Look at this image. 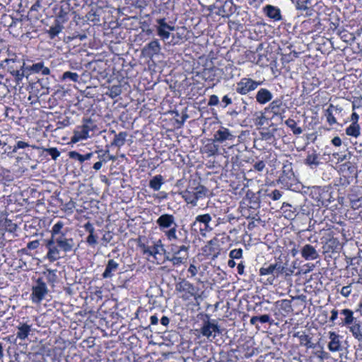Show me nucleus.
Here are the masks:
<instances>
[{"label":"nucleus","mask_w":362,"mask_h":362,"mask_svg":"<svg viewBox=\"0 0 362 362\" xmlns=\"http://www.w3.org/2000/svg\"><path fill=\"white\" fill-rule=\"evenodd\" d=\"M45 245L48 249L47 257L50 262H53L60 258L59 248L66 253L70 252L74 250L75 243L72 238L68 237L64 233L55 238L47 240Z\"/></svg>","instance_id":"1"},{"label":"nucleus","mask_w":362,"mask_h":362,"mask_svg":"<svg viewBox=\"0 0 362 362\" xmlns=\"http://www.w3.org/2000/svg\"><path fill=\"white\" fill-rule=\"evenodd\" d=\"M1 66H6L7 71L14 77L17 84H20L23 77L26 76L25 63L16 56L14 58L4 59L1 62Z\"/></svg>","instance_id":"2"},{"label":"nucleus","mask_w":362,"mask_h":362,"mask_svg":"<svg viewBox=\"0 0 362 362\" xmlns=\"http://www.w3.org/2000/svg\"><path fill=\"white\" fill-rule=\"evenodd\" d=\"M206 192L207 189L204 186L197 185L195 181H193V183H190L186 189L180 192V194L187 204L196 206L197 202L206 196Z\"/></svg>","instance_id":"3"},{"label":"nucleus","mask_w":362,"mask_h":362,"mask_svg":"<svg viewBox=\"0 0 362 362\" xmlns=\"http://www.w3.org/2000/svg\"><path fill=\"white\" fill-rule=\"evenodd\" d=\"M165 235L169 241H176L178 243L190 246L189 232L185 225L179 226L177 224H175L171 228L165 231Z\"/></svg>","instance_id":"4"},{"label":"nucleus","mask_w":362,"mask_h":362,"mask_svg":"<svg viewBox=\"0 0 362 362\" xmlns=\"http://www.w3.org/2000/svg\"><path fill=\"white\" fill-rule=\"evenodd\" d=\"M96 129V125L93 124L91 119H87L83 124L77 127L74 130V135L71 137V141L76 143L90 137V133H94Z\"/></svg>","instance_id":"5"},{"label":"nucleus","mask_w":362,"mask_h":362,"mask_svg":"<svg viewBox=\"0 0 362 362\" xmlns=\"http://www.w3.org/2000/svg\"><path fill=\"white\" fill-rule=\"evenodd\" d=\"M236 136L228 128L221 127L214 134V141L231 148L234 145Z\"/></svg>","instance_id":"6"},{"label":"nucleus","mask_w":362,"mask_h":362,"mask_svg":"<svg viewBox=\"0 0 362 362\" xmlns=\"http://www.w3.org/2000/svg\"><path fill=\"white\" fill-rule=\"evenodd\" d=\"M175 289L178 292L184 293L182 296V299L187 300L193 297L196 300L199 297L197 294L198 289L189 281L182 279L175 285Z\"/></svg>","instance_id":"7"},{"label":"nucleus","mask_w":362,"mask_h":362,"mask_svg":"<svg viewBox=\"0 0 362 362\" xmlns=\"http://www.w3.org/2000/svg\"><path fill=\"white\" fill-rule=\"evenodd\" d=\"M48 288L42 278H38L36 284L32 287L30 298L33 303L39 304L48 293Z\"/></svg>","instance_id":"8"},{"label":"nucleus","mask_w":362,"mask_h":362,"mask_svg":"<svg viewBox=\"0 0 362 362\" xmlns=\"http://www.w3.org/2000/svg\"><path fill=\"white\" fill-rule=\"evenodd\" d=\"M286 267L280 262H276L274 264L265 263L259 269L260 276L271 275L272 280L275 277H279V275L285 272Z\"/></svg>","instance_id":"9"},{"label":"nucleus","mask_w":362,"mask_h":362,"mask_svg":"<svg viewBox=\"0 0 362 362\" xmlns=\"http://www.w3.org/2000/svg\"><path fill=\"white\" fill-rule=\"evenodd\" d=\"M262 81H256L250 78H243L236 83L235 91L241 95H246L255 90Z\"/></svg>","instance_id":"10"},{"label":"nucleus","mask_w":362,"mask_h":362,"mask_svg":"<svg viewBox=\"0 0 362 362\" xmlns=\"http://www.w3.org/2000/svg\"><path fill=\"white\" fill-rule=\"evenodd\" d=\"M199 332L202 336L206 337L208 339L210 337H213L214 339L216 333H221L219 326L215 320L204 321L203 325L200 328Z\"/></svg>","instance_id":"11"},{"label":"nucleus","mask_w":362,"mask_h":362,"mask_svg":"<svg viewBox=\"0 0 362 362\" xmlns=\"http://www.w3.org/2000/svg\"><path fill=\"white\" fill-rule=\"evenodd\" d=\"M156 22L157 23L156 25L157 35L163 41L169 39L170 36V31L175 30V27L168 24L165 18H158L156 20Z\"/></svg>","instance_id":"12"},{"label":"nucleus","mask_w":362,"mask_h":362,"mask_svg":"<svg viewBox=\"0 0 362 362\" xmlns=\"http://www.w3.org/2000/svg\"><path fill=\"white\" fill-rule=\"evenodd\" d=\"M286 105L283 103L281 98H276L269 103L265 107V112L273 113L274 116H277L283 119L284 118V113L286 112Z\"/></svg>","instance_id":"13"},{"label":"nucleus","mask_w":362,"mask_h":362,"mask_svg":"<svg viewBox=\"0 0 362 362\" xmlns=\"http://www.w3.org/2000/svg\"><path fill=\"white\" fill-rule=\"evenodd\" d=\"M26 76L33 74H41L43 76H47L50 74V69L45 66V63L42 61L33 63L31 65H25Z\"/></svg>","instance_id":"14"},{"label":"nucleus","mask_w":362,"mask_h":362,"mask_svg":"<svg viewBox=\"0 0 362 362\" xmlns=\"http://www.w3.org/2000/svg\"><path fill=\"white\" fill-rule=\"evenodd\" d=\"M161 45L158 39H154L146 44L142 49V54L148 57H153L160 52Z\"/></svg>","instance_id":"15"},{"label":"nucleus","mask_w":362,"mask_h":362,"mask_svg":"<svg viewBox=\"0 0 362 362\" xmlns=\"http://www.w3.org/2000/svg\"><path fill=\"white\" fill-rule=\"evenodd\" d=\"M329 342L328 343V349L331 352H339L342 351L343 347L341 345L342 337L334 332H329Z\"/></svg>","instance_id":"16"},{"label":"nucleus","mask_w":362,"mask_h":362,"mask_svg":"<svg viewBox=\"0 0 362 362\" xmlns=\"http://www.w3.org/2000/svg\"><path fill=\"white\" fill-rule=\"evenodd\" d=\"M156 223L161 230H164L165 229L168 228L169 230L173 226H174L175 224H177L175 222V216L168 214H165L160 216L156 220Z\"/></svg>","instance_id":"17"},{"label":"nucleus","mask_w":362,"mask_h":362,"mask_svg":"<svg viewBox=\"0 0 362 362\" xmlns=\"http://www.w3.org/2000/svg\"><path fill=\"white\" fill-rule=\"evenodd\" d=\"M237 6L234 4L233 0H226L223 4L218 8L217 14L223 18H229L236 11Z\"/></svg>","instance_id":"18"},{"label":"nucleus","mask_w":362,"mask_h":362,"mask_svg":"<svg viewBox=\"0 0 362 362\" xmlns=\"http://www.w3.org/2000/svg\"><path fill=\"white\" fill-rule=\"evenodd\" d=\"M302 257L305 260H315L319 258L320 255L313 245L305 244L300 250Z\"/></svg>","instance_id":"19"},{"label":"nucleus","mask_w":362,"mask_h":362,"mask_svg":"<svg viewBox=\"0 0 362 362\" xmlns=\"http://www.w3.org/2000/svg\"><path fill=\"white\" fill-rule=\"evenodd\" d=\"M293 337L298 338L300 344L305 346L307 349H315L317 348L318 343H313L312 337L305 332H297L293 334Z\"/></svg>","instance_id":"20"},{"label":"nucleus","mask_w":362,"mask_h":362,"mask_svg":"<svg viewBox=\"0 0 362 362\" xmlns=\"http://www.w3.org/2000/svg\"><path fill=\"white\" fill-rule=\"evenodd\" d=\"M339 314L343 316L340 317V322L338 323L341 327H348L356 319L354 317V312L348 308L341 310Z\"/></svg>","instance_id":"21"},{"label":"nucleus","mask_w":362,"mask_h":362,"mask_svg":"<svg viewBox=\"0 0 362 362\" xmlns=\"http://www.w3.org/2000/svg\"><path fill=\"white\" fill-rule=\"evenodd\" d=\"M218 240L217 238H213L207 243V245H205L203 250L206 254V255H211L213 257H217L219 255L220 248H219Z\"/></svg>","instance_id":"22"},{"label":"nucleus","mask_w":362,"mask_h":362,"mask_svg":"<svg viewBox=\"0 0 362 362\" xmlns=\"http://www.w3.org/2000/svg\"><path fill=\"white\" fill-rule=\"evenodd\" d=\"M263 11L267 17L274 21H279L282 19L281 10L276 6L268 4L263 8Z\"/></svg>","instance_id":"23"},{"label":"nucleus","mask_w":362,"mask_h":362,"mask_svg":"<svg viewBox=\"0 0 362 362\" xmlns=\"http://www.w3.org/2000/svg\"><path fill=\"white\" fill-rule=\"evenodd\" d=\"M83 228L86 232L89 233L86 238V243L92 247L95 246L98 244V235L95 234V228L90 222H87Z\"/></svg>","instance_id":"24"},{"label":"nucleus","mask_w":362,"mask_h":362,"mask_svg":"<svg viewBox=\"0 0 362 362\" xmlns=\"http://www.w3.org/2000/svg\"><path fill=\"white\" fill-rule=\"evenodd\" d=\"M211 219L212 218L209 214L198 215L195 218V221L192 223V226H195L197 223H203L204 225V228H200V230L202 234L204 235V231H209L212 230V228L209 225Z\"/></svg>","instance_id":"25"},{"label":"nucleus","mask_w":362,"mask_h":362,"mask_svg":"<svg viewBox=\"0 0 362 362\" xmlns=\"http://www.w3.org/2000/svg\"><path fill=\"white\" fill-rule=\"evenodd\" d=\"M255 98L258 103L264 105L272 100L273 95L270 90L262 88L257 91Z\"/></svg>","instance_id":"26"},{"label":"nucleus","mask_w":362,"mask_h":362,"mask_svg":"<svg viewBox=\"0 0 362 362\" xmlns=\"http://www.w3.org/2000/svg\"><path fill=\"white\" fill-rule=\"evenodd\" d=\"M347 328L356 340L362 341V322L356 319Z\"/></svg>","instance_id":"27"},{"label":"nucleus","mask_w":362,"mask_h":362,"mask_svg":"<svg viewBox=\"0 0 362 362\" xmlns=\"http://www.w3.org/2000/svg\"><path fill=\"white\" fill-rule=\"evenodd\" d=\"M294 173L292 168V164L287 163L284 165L282 174L279 177V180L283 183L286 182L287 180H292L294 179Z\"/></svg>","instance_id":"28"},{"label":"nucleus","mask_w":362,"mask_h":362,"mask_svg":"<svg viewBox=\"0 0 362 362\" xmlns=\"http://www.w3.org/2000/svg\"><path fill=\"white\" fill-rule=\"evenodd\" d=\"M119 268V264L117 263L114 259H110L107 262L105 269L103 273L102 276L104 279L111 278Z\"/></svg>","instance_id":"29"},{"label":"nucleus","mask_w":362,"mask_h":362,"mask_svg":"<svg viewBox=\"0 0 362 362\" xmlns=\"http://www.w3.org/2000/svg\"><path fill=\"white\" fill-rule=\"evenodd\" d=\"M31 327L32 325L27 323H20V325L17 327V338L20 339L21 340H25L31 332Z\"/></svg>","instance_id":"30"},{"label":"nucleus","mask_w":362,"mask_h":362,"mask_svg":"<svg viewBox=\"0 0 362 362\" xmlns=\"http://www.w3.org/2000/svg\"><path fill=\"white\" fill-rule=\"evenodd\" d=\"M112 133L115 134V137L111 145L119 148L124 146L126 142L127 133L126 132H121L119 134H116L115 131H112Z\"/></svg>","instance_id":"31"},{"label":"nucleus","mask_w":362,"mask_h":362,"mask_svg":"<svg viewBox=\"0 0 362 362\" xmlns=\"http://www.w3.org/2000/svg\"><path fill=\"white\" fill-rule=\"evenodd\" d=\"M305 163L311 168L318 166L320 163L319 155L314 151L311 153H308L305 160Z\"/></svg>","instance_id":"32"},{"label":"nucleus","mask_w":362,"mask_h":362,"mask_svg":"<svg viewBox=\"0 0 362 362\" xmlns=\"http://www.w3.org/2000/svg\"><path fill=\"white\" fill-rule=\"evenodd\" d=\"M163 183V177L161 175H157L153 177V178L149 181V187L153 189L154 191H158L160 189Z\"/></svg>","instance_id":"33"},{"label":"nucleus","mask_w":362,"mask_h":362,"mask_svg":"<svg viewBox=\"0 0 362 362\" xmlns=\"http://www.w3.org/2000/svg\"><path fill=\"white\" fill-rule=\"evenodd\" d=\"M170 247V252L173 255H180L184 252L188 253L189 249L190 247L189 245H186L185 244H181L180 245L177 244H171Z\"/></svg>","instance_id":"34"},{"label":"nucleus","mask_w":362,"mask_h":362,"mask_svg":"<svg viewBox=\"0 0 362 362\" xmlns=\"http://www.w3.org/2000/svg\"><path fill=\"white\" fill-rule=\"evenodd\" d=\"M276 305L279 308L280 310H283L284 315L291 313L293 309L291 306V301L288 299H284L276 302Z\"/></svg>","instance_id":"35"},{"label":"nucleus","mask_w":362,"mask_h":362,"mask_svg":"<svg viewBox=\"0 0 362 362\" xmlns=\"http://www.w3.org/2000/svg\"><path fill=\"white\" fill-rule=\"evenodd\" d=\"M188 258V253L184 252L180 255H173L171 258V263L173 267H180L185 264Z\"/></svg>","instance_id":"36"},{"label":"nucleus","mask_w":362,"mask_h":362,"mask_svg":"<svg viewBox=\"0 0 362 362\" xmlns=\"http://www.w3.org/2000/svg\"><path fill=\"white\" fill-rule=\"evenodd\" d=\"M64 223L61 221H57L52 228L51 238H55L65 233L62 230L64 228Z\"/></svg>","instance_id":"37"},{"label":"nucleus","mask_w":362,"mask_h":362,"mask_svg":"<svg viewBox=\"0 0 362 362\" xmlns=\"http://www.w3.org/2000/svg\"><path fill=\"white\" fill-rule=\"evenodd\" d=\"M346 134L349 136L358 137L360 135V126L358 123H351L346 129Z\"/></svg>","instance_id":"38"},{"label":"nucleus","mask_w":362,"mask_h":362,"mask_svg":"<svg viewBox=\"0 0 362 362\" xmlns=\"http://www.w3.org/2000/svg\"><path fill=\"white\" fill-rule=\"evenodd\" d=\"M286 125L291 129L293 134L295 135H299L302 134L303 129L301 127H297L296 122L294 119L291 118H288L287 120L285 121Z\"/></svg>","instance_id":"39"},{"label":"nucleus","mask_w":362,"mask_h":362,"mask_svg":"<svg viewBox=\"0 0 362 362\" xmlns=\"http://www.w3.org/2000/svg\"><path fill=\"white\" fill-rule=\"evenodd\" d=\"M62 29L63 25H62L59 22H56V23L51 26L48 30L50 38L54 39L59 33L62 32Z\"/></svg>","instance_id":"40"},{"label":"nucleus","mask_w":362,"mask_h":362,"mask_svg":"<svg viewBox=\"0 0 362 362\" xmlns=\"http://www.w3.org/2000/svg\"><path fill=\"white\" fill-rule=\"evenodd\" d=\"M312 355L316 358H320V361L327 358V353L323 350V347L321 346L319 344L317 348L315 349V350L312 352Z\"/></svg>","instance_id":"41"},{"label":"nucleus","mask_w":362,"mask_h":362,"mask_svg":"<svg viewBox=\"0 0 362 362\" xmlns=\"http://www.w3.org/2000/svg\"><path fill=\"white\" fill-rule=\"evenodd\" d=\"M78 79L79 76L75 72L65 71L62 76V80L63 81L69 80L73 82H78Z\"/></svg>","instance_id":"42"},{"label":"nucleus","mask_w":362,"mask_h":362,"mask_svg":"<svg viewBox=\"0 0 362 362\" xmlns=\"http://www.w3.org/2000/svg\"><path fill=\"white\" fill-rule=\"evenodd\" d=\"M151 250L153 251V257H156L157 254H162V252L164 251V245L160 240H158L154 243L153 246L151 247Z\"/></svg>","instance_id":"43"},{"label":"nucleus","mask_w":362,"mask_h":362,"mask_svg":"<svg viewBox=\"0 0 362 362\" xmlns=\"http://www.w3.org/2000/svg\"><path fill=\"white\" fill-rule=\"evenodd\" d=\"M283 192L279 189H274L272 191H267L266 196L272 199L273 201L279 200L282 197Z\"/></svg>","instance_id":"44"},{"label":"nucleus","mask_w":362,"mask_h":362,"mask_svg":"<svg viewBox=\"0 0 362 362\" xmlns=\"http://www.w3.org/2000/svg\"><path fill=\"white\" fill-rule=\"evenodd\" d=\"M122 93V88L120 86H112L109 88V93L107 95L114 99Z\"/></svg>","instance_id":"45"},{"label":"nucleus","mask_w":362,"mask_h":362,"mask_svg":"<svg viewBox=\"0 0 362 362\" xmlns=\"http://www.w3.org/2000/svg\"><path fill=\"white\" fill-rule=\"evenodd\" d=\"M69 157L74 160H77L82 163L84 162L83 155L80 154L78 152L72 151L69 152Z\"/></svg>","instance_id":"46"},{"label":"nucleus","mask_w":362,"mask_h":362,"mask_svg":"<svg viewBox=\"0 0 362 362\" xmlns=\"http://www.w3.org/2000/svg\"><path fill=\"white\" fill-rule=\"evenodd\" d=\"M47 153L51 156L53 160H57V158L60 156V152L58 151L57 148H49L45 149Z\"/></svg>","instance_id":"47"},{"label":"nucleus","mask_w":362,"mask_h":362,"mask_svg":"<svg viewBox=\"0 0 362 362\" xmlns=\"http://www.w3.org/2000/svg\"><path fill=\"white\" fill-rule=\"evenodd\" d=\"M352 103V110L362 108V97H354Z\"/></svg>","instance_id":"48"},{"label":"nucleus","mask_w":362,"mask_h":362,"mask_svg":"<svg viewBox=\"0 0 362 362\" xmlns=\"http://www.w3.org/2000/svg\"><path fill=\"white\" fill-rule=\"evenodd\" d=\"M47 278L48 282L52 283V284L54 283L57 281V274H56L57 271L53 270V269H47Z\"/></svg>","instance_id":"49"},{"label":"nucleus","mask_w":362,"mask_h":362,"mask_svg":"<svg viewBox=\"0 0 362 362\" xmlns=\"http://www.w3.org/2000/svg\"><path fill=\"white\" fill-rule=\"evenodd\" d=\"M243 255V250L240 248L233 249L229 253V257L231 259H240Z\"/></svg>","instance_id":"50"},{"label":"nucleus","mask_w":362,"mask_h":362,"mask_svg":"<svg viewBox=\"0 0 362 362\" xmlns=\"http://www.w3.org/2000/svg\"><path fill=\"white\" fill-rule=\"evenodd\" d=\"M326 117H327V122L330 124V125H332L335 123H337V120H336V118L334 117V116L332 114V110H330V108H328L326 111Z\"/></svg>","instance_id":"51"},{"label":"nucleus","mask_w":362,"mask_h":362,"mask_svg":"<svg viewBox=\"0 0 362 362\" xmlns=\"http://www.w3.org/2000/svg\"><path fill=\"white\" fill-rule=\"evenodd\" d=\"M308 4L301 3L300 1L297 0L296 4V8L297 10H302V11H310V12L313 11V10L310 9L308 6Z\"/></svg>","instance_id":"52"},{"label":"nucleus","mask_w":362,"mask_h":362,"mask_svg":"<svg viewBox=\"0 0 362 362\" xmlns=\"http://www.w3.org/2000/svg\"><path fill=\"white\" fill-rule=\"evenodd\" d=\"M139 247L141 249L144 254L153 257V251L151 247L146 245L144 243L139 244Z\"/></svg>","instance_id":"53"},{"label":"nucleus","mask_w":362,"mask_h":362,"mask_svg":"<svg viewBox=\"0 0 362 362\" xmlns=\"http://www.w3.org/2000/svg\"><path fill=\"white\" fill-rule=\"evenodd\" d=\"M5 227L6 230L9 232H13L16 230L17 226L13 223L11 220H6L5 221Z\"/></svg>","instance_id":"54"},{"label":"nucleus","mask_w":362,"mask_h":362,"mask_svg":"<svg viewBox=\"0 0 362 362\" xmlns=\"http://www.w3.org/2000/svg\"><path fill=\"white\" fill-rule=\"evenodd\" d=\"M338 245V242L336 241L334 239H329L328 241H327L325 247L327 250H334L335 248Z\"/></svg>","instance_id":"55"},{"label":"nucleus","mask_w":362,"mask_h":362,"mask_svg":"<svg viewBox=\"0 0 362 362\" xmlns=\"http://www.w3.org/2000/svg\"><path fill=\"white\" fill-rule=\"evenodd\" d=\"M351 284L343 286L341 289L340 293L344 297H349L351 293Z\"/></svg>","instance_id":"56"},{"label":"nucleus","mask_w":362,"mask_h":362,"mask_svg":"<svg viewBox=\"0 0 362 362\" xmlns=\"http://www.w3.org/2000/svg\"><path fill=\"white\" fill-rule=\"evenodd\" d=\"M28 146H30V145L28 143L23 141H18L16 142V145L13 146V151L16 152L18 149L25 148Z\"/></svg>","instance_id":"57"},{"label":"nucleus","mask_w":362,"mask_h":362,"mask_svg":"<svg viewBox=\"0 0 362 362\" xmlns=\"http://www.w3.org/2000/svg\"><path fill=\"white\" fill-rule=\"evenodd\" d=\"M219 103V98L216 95H212L210 96L208 102L209 105H217Z\"/></svg>","instance_id":"58"},{"label":"nucleus","mask_w":362,"mask_h":362,"mask_svg":"<svg viewBox=\"0 0 362 362\" xmlns=\"http://www.w3.org/2000/svg\"><path fill=\"white\" fill-rule=\"evenodd\" d=\"M270 320H271V317L269 315H262L260 316H257V320H259V322H261L262 324L267 323V322H269L270 324H272L270 322Z\"/></svg>","instance_id":"59"},{"label":"nucleus","mask_w":362,"mask_h":362,"mask_svg":"<svg viewBox=\"0 0 362 362\" xmlns=\"http://www.w3.org/2000/svg\"><path fill=\"white\" fill-rule=\"evenodd\" d=\"M39 245H40L39 240H35L29 242L27 244V248L29 250H35V249L39 247Z\"/></svg>","instance_id":"60"},{"label":"nucleus","mask_w":362,"mask_h":362,"mask_svg":"<svg viewBox=\"0 0 362 362\" xmlns=\"http://www.w3.org/2000/svg\"><path fill=\"white\" fill-rule=\"evenodd\" d=\"M264 168L265 163L262 160H259L254 165V168L257 171H262Z\"/></svg>","instance_id":"61"},{"label":"nucleus","mask_w":362,"mask_h":362,"mask_svg":"<svg viewBox=\"0 0 362 362\" xmlns=\"http://www.w3.org/2000/svg\"><path fill=\"white\" fill-rule=\"evenodd\" d=\"M339 312L337 310L333 309L331 311V317H329V322H334V321L338 318V315Z\"/></svg>","instance_id":"62"},{"label":"nucleus","mask_w":362,"mask_h":362,"mask_svg":"<svg viewBox=\"0 0 362 362\" xmlns=\"http://www.w3.org/2000/svg\"><path fill=\"white\" fill-rule=\"evenodd\" d=\"M221 103L224 104L223 107H226L232 103V99L226 95L222 98Z\"/></svg>","instance_id":"63"},{"label":"nucleus","mask_w":362,"mask_h":362,"mask_svg":"<svg viewBox=\"0 0 362 362\" xmlns=\"http://www.w3.org/2000/svg\"><path fill=\"white\" fill-rule=\"evenodd\" d=\"M188 272H189L191 274V276L193 277V276H195L197 274V268L195 265L194 264H190L189 268H188Z\"/></svg>","instance_id":"64"}]
</instances>
